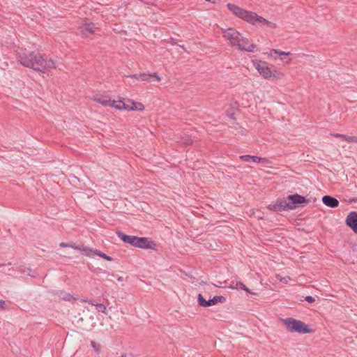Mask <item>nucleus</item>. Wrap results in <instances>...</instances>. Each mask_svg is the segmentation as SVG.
<instances>
[{
	"mask_svg": "<svg viewBox=\"0 0 357 357\" xmlns=\"http://www.w3.org/2000/svg\"><path fill=\"white\" fill-rule=\"evenodd\" d=\"M184 144H190L191 143V140L190 139H187L183 142Z\"/></svg>",
	"mask_w": 357,
	"mask_h": 357,
	"instance_id": "obj_38",
	"label": "nucleus"
},
{
	"mask_svg": "<svg viewBox=\"0 0 357 357\" xmlns=\"http://www.w3.org/2000/svg\"><path fill=\"white\" fill-rule=\"evenodd\" d=\"M222 37L229 42L232 47H236L238 50L248 52H254L257 49V45L251 42L248 38L243 37L240 32L234 28L222 29Z\"/></svg>",
	"mask_w": 357,
	"mask_h": 357,
	"instance_id": "obj_1",
	"label": "nucleus"
},
{
	"mask_svg": "<svg viewBox=\"0 0 357 357\" xmlns=\"http://www.w3.org/2000/svg\"><path fill=\"white\" fill-rule=\"evenodd\" d=\"M275 277L280 282L284 284H287V282L290 280V277H282L279 274H277Z\"/></svg>",
	"mask_w": 357,
	"mask_h": 357,
	"instance_id": "obj_22",
	"label": "nucleus"
},
{
	"mask_svg": "<svg viewBox=\"0 0 357 357\" xmlns=\"http://www.w3.org/2000/svg\"><path fill=\"white\" fill-rule=\"evenodd\" d=\"M43 58L41 54L31 52L27 54L24 53L20 54L19 56V61L24 66L31 68L34 70H37L35 63L38 62L41 64L43 63Z\"/></svg>",
	"mask_w": 357,
	"mask_h": 357,
	"instance_id": "obj_5",
	"label": "nucleus"
},
{
	"mask_svg": "<svg viewBox=\"0 0 357 357\" xmlns=\"http://www.w3.org/2000/svg\"><path fill=\"white\" fill-rule=\"evenodd\" d=\"M239 158L243 161L250 162V161H251L252 155H241Z\"/></svg>",
	"mask_w": 357,
	"mask_h": 357,
	"instance_id": "obj_30",
	"label": "nucleus"
},
{
	"mask_svg": "<svg viewBox=\"0 0 357 357\" xmlns=\"http://www.w3.org/2000/svg\"><path fill=\"white\" fill-rule=\"evenodd\" d=\"M282 322L286 326L287 329L291 333H311L312 329L310 328L303 321L296 319L292 317L282 319Z\"/></svg>",
	"mask_w": 357,
	"mask_h": 357,
	"instance_id": "obj_4",
	"label": "nucleus"
},
{
	"mask_svg": "<svg viewBox=\"0 0 357 357\" xmlns=\"http://www.w3.org/2000/svg\"><path fill=\"white\" fill-rule=\"evenodd\" d=\"M5 266H6V264H1V263H0V268H3Z\"/></svg>",
	"mask_w": 357,
	"mask_h": 357,
	"instance_id": "obj_42",
	"label": "nucleus"
},
{
	"mask_svg": "<svg viewBox=\"0 0 357 357\" xmlns=\"http://www.w3.org/2000/svg\"><path fill=\"white\" fill-rule=\"evenodd\" d=\"M131 77H135L136 79H141L143 81L151 82L150 74L142 73L139 75H134Z\"/></svg>",
	"mask_w": 357,
	"mask_h": 357,
	"instance_id": "obj_20",
	"label": "nucleus"
},
{
	"mask_svg": "<svg viewBox=\"0 0 357 357\" xmlns=\"http://www.w3.org/2000/svg\"><path fill=\"white\" fill-rule=\"evenodd\" d=\"M37 71L42 73L45 72L48 69H54L56 68V61L52 59L45 60L43 58V63L40 64L38 62L35 63Z\"/></svg>",
	"mask_w": 357,
	"mask_h": 357,
	"instance_id": "obj_8",
	"label": "nucleus"
},
{
	"mask_svg": "<svg viewBox=\"0 0 357 357\" xmlns=\"http://www.w3.org/2000/svg\"><path fill=\"white\" fill-rule=\"evenodd\" d=\"M205 1L211 2L212 3H217L220 0H205Z\"/></svg>",
	"mask_w": 357,
	"mask_h": 357,
	"instance_id": "obj_37",
	"label": "nucleus"
},
{
	"mask_svg": "<svg viewBox=\"0 0 357 357\" xmlns=\"http://www.w3.org/2000/svg\"><path fill=\"white\" fill-rule=\"evenodd\" d=\"M92 100L95 102L101 104L105 107H111L115 108L116 102L115 100H112L106 96L96 95L92 98Z\"/></svg>",
	"mask_w": 357,
	"mask_h": 357,
	"instance_id": "obj_9",
	"label": "nucleus"
},
{
	"mask_svg": "<svg viewBox=\"0 0 357 357\" xmlns=\"http://www.w3.org/2000/svg\"><path fill=\"white\" fill-rule=\"evenodd\" d=\"M305 301L310 303H312L315 301V298L311 296H307L305 297Z\"/></svg>",
	"mask_w": 357,
	"mask_h": 357,
	"instance_id": "obj_31",
	"label": "nucleus"
},
{
	"mask_svg": "<svg viewBox=\"0 0 357 357\" xmlns=\"http://www.w3.org/2000/svg\"><path fill=\"white\" fill-rule=\"evenodd\" d=\"M115 109L128 111H143L144 106L139 102H135L131 99H120L116 100Z\"/></svg>",
	"mask_w": 357,
	"mask_h": 357,
	"instance_id": "obj_6",
	"label": "nucleus"
},
{
	"mask_svg": "<svg viewBox=\"0 0 357 357\" xmlns=\"http://www.w3.org/2000/svg\"><path fill=\"white\" fill-rule=\"evenodd\" d=\"M59 246L61 248H71L75 250L80 251L83 254H84V250L87 248V247H85L83 245H77L75 243H66L62 242L59 244Z\"/></svg>",
	"mask_w": 357,
	"mask_h": 357,
	"instance_id": "obj_17",
	"label": "nucleus"
},
{
	"mask_svg": "<svg viewBox=\"0 0 357 357\" xmlns=\"http://www.w3.org/2000/svg\"><path fill=\"white\" fill-rule=\"evenodd\" d=\"M8 271H14V269L13 268H9Z\"/></svg>",
	"mask_w": 357,
	"mask_h": 357,
	"instance_id": "obj_43",
	"label": "nucleus"
},
{
	"mask_svg": "<svg viewBox=\"0 0 357 357\" xmlns=\"http://www.w3.org/2000/svg\"><path fill=\"white\" fill-rule=\"evenodd\" d=\"M71 298V295L68 294H64L63 296L62 297L63 299L66 301H69Z\"/></svg>",
	"mask_w": 357,
	"mask_h": 357,
	"instance_id": "obj_33",
	"label": "nucleus"
},
{
	"mask_svg": "<svg viewBox=\"0 0 357 357\" xmlns=\"http://www.w3.org/2000/svg\"><path fill=\"white\" fill-rule=\"evenodd\" d=\"M252 63L258 73L264 79H271L272 77L280 79L284 77L282 73L278 71L274 66L270 65L266 61L254 60Z\"/></svg>",
	"mask_w": 357,
	"mask_h": 357,
	"instance_id": "obj_3",
	"label": "nucleus"
},
{
	"mask_svg": "<svg viewBox=\"0 0 357 357\" xmlns=\"http://www.w3.org/2000/svg\"><path fill=\"white\" fill-rule=\"evenodd\" d=\"M96 27L92 22H86L79 27L82 37L84 38H90L94 34Z\"/></svg>",
	"mask_w": 357,
	"mask_h": 357,
	"instance_id": "obj_7",
	"label": "nucleus"
},
{
	"mask_svg": "<svg viewBox=\"0 0 357 357\" xmlns=\"http://www.w3.org/2000/svg\"><path fill=\"white\" fill-rule=\"evenodd\" d=\"M139 243V248L151 250L156 249V244L154 242L149 241L148 238L140 237Z\"/></svg>",
	"mask_w": 357,
	"mask_h": 357,
	"instance_id": "obj_15",
	"label": "nucleus"
},
{
	"mask_svg": "<svg viewBox=\"0 0 357 357\" xmlns=\"http://www.w3.org/2000/svg\"><path fill=\"white\" fill-rule=\"evenodd\" d=\"M150 79H151V82H152V81L160 82L161 80L160 77L156 73L150 74Z\"/></svg>",
	"mask_w": 357,
	"mask_h": 357,
	"instance_id": "obj_26",
	"label": "nucleus"
},
{
	"mask_svg": "<svg viewBox=\"0 0 357 357\" xmlns=\"http://www.w3.org/2000/svg\"><path fill=\"white\" fill-rule=\"evenodd\" d=\"M121 357H133L131 354H122Z\"/></svg>",
	"mask_w": 357,
	"mask_h": 357,
	"instance_id": "obj_39",
	"label": "nucleus"
},
{
	"mask_svg": "<svg viewBox=\"0 0 357 357\" xmlns=\"http://www.w3.org/2000/svg\"><path fill=\"white\" fill-rule=\"evenodd\" d=\"M6 302L3 300H0V308L5 309L6 308Z\"/></svg>",
	"mask_w": 357,
	"mask_h": 357,
	"instance_id": "obj_34",
	"label": "nucleus"
},
{
	"mask_svg": "<svg viewBox=\"0 0 357 357\" xmlns=\"http://www.w3.org/2000/svg\"><path fill=\"white\" fill-rule=\"evenodd\" d=\"M331 135L337 138H341L343 140L346 141L347 135L340 133H331Z\"/></svg>",
	"mask_w": 357,
	"mask_h": 357,
	"instance_id": "obj_27",
	"label": "nucleus"
},
{
	"mask_svg": "<svg viewBox=\"0 0 357 357\" xmlns=\"http://www.w3.org/2000/svg\"><path fill=\"white\" fill-rule=\"evenodd\" d=\"M84 255L87 257H91L93 255H98V256L106 259L107 261H113V259L111 257L107 256L105 253H103L98 250L91 249L88 247L86 249L84 250Z\"/></svg>",
	"mask_w": 357,
	"mask_h": 357,
	"instance_id": "obj_12",
	"label": "nucleus"
},
{
	"mask_svg": "<svg viewBox=\"0 0 357 357\" xmlns=\"http://www.w3.org/2000/svg\"><path fill=\"white\" fill-rule=\"evenodd\" d=\"M227 7L230 12L233 13L236 17L247 22L248 23L256 25H266L272 29L276 28V24L273 23L261 16L258 15L256 13L252 11L246 10L238 6L229 3L227 4Z\"/></svg>",
	"mask_w": 357,
	"mask_h": 357,
	"instance_id": "obj_2",
	"label": "nucleus"
},
{
	"mask_svg": "<svg viewBox=\"0 0 357 357\" xmlns=\"http://www.w3.org/2000/svg\"><path fill=\"white\" fill-rule=\"evenodd\" d=\"M139 238L140 237H137V236H134L133 238H132V241H131V245H132L134 247L139 248Z\"/></svg>",
	"mask_w": 357,
	"mask_h": 357,
	"instance_id": "obj_23",
	"label": "nucleus"
},
{
	"mask_svg": "<svg viewBox=\"0 0 357 357\" xmlns=\"http://www.w3.org/2000/svg\"><path fill=\"white\" fill-rule=\"evenodd\" d=\"M350 202H357V198H353L350 200Z\"/></svg>",
	"mask_w": 357,
	"mask_h": 357,
	"instance_id": "obj_41",
	"label": "nucleus"
},
{
	"mask_svg": "<svg viewBox=\"0 0 357 357\" xmlns=\"http://www.w3.org/2000/svg\"><path fill=\"white\" fill-rule=\"evenodd\" d=\"M346 224L357 234V212L352 211L349 213L346 219Z\"/></svg>",
	"mask_w": 357,
	"mask_h": 357,
	"instance_id": "obj_11",
	"label": "nucleus"
},
{
	"mask_svg": "<svg viewBox=\"0 0 357 357\" xmlns=\"http://www.w3.org/2000/svg\"><path fill=\"white\" fill-rule=\"evenodd\" d=\"M346 142L357 143V136H348V135H347Z\"/></svg>",
	"mask_w": 357,
	"mask_h": 357,
	"instance_id": "obj_28",
	"label": "nucleus"
},
{
	"mask_svg": "<svg viewBox=\"0 0 357 357\" xmlns=\"http://www.w3.org/2000/svg\"><path fill=\"white\" fill-rule=\"evenodd\" d=\"M236 285H237L240 289H243V290L245 291L246 292H249V293H250V289H248V287H246L243 283H242V282H238L236 283Z\"/></svg>",
	"mask_w": 357,
	"mask_h": 357,
	"instance_id": "obj_25",
	"label": "nucleus"
},
{
	"mask_svg": "<svg viewBox=\"0 0 357 357\" xmlns=\"http://www.w3.org/2000/svg\"><path fill=\"white\" fill-rule=\"evenodd\" d=\"M91 346L94 349V351L99 354L101 351V345L99 343H97L95 341L91 342Z\"/></svg>",
	"mask_w": 357,
	"mask_h": 357,
	"instance_id": "obj_21",
	"label": "nucleus"
},
{
	"mask_svg": "<svg viewBox=\"0 0 357 357\" xmlns=\"http://www.w3.org/2000/svg\"><path fill=\"white\" fill-rule=\"evenodd\" d=\"M116 235L124 243H128V244L131 245V241H132V238H133L134 236L127 235V234H123L121 231H117L116 232Z\"/></svg>",
	"mask_w": 357,
	"mask_h": 357,
	"instance_id": "obj_18",
	"label": "nucleus"
},
{
	"mask_svg": "<svg viewBox=\"0 0 357 357\" xmlns=\"http://www.w3.org/2000/svg\"><path fill=\"white\" fill-rule=\"evenodd\" d=\"M226 298L222 296H215L212 299L206 300L202 297V307H208L216 305L218 303H224Z\"/></svg>",
	"mask_w": 357,
	"mask_h": 357,
	"instance_id": "obj_14",
	"label": "nucleus"
},
{
	"mask_svg": "<svg viewBox=\"0 0 357 357\" xmlns=\"http://www.w3.org/2000/svg\"><path fill=\"white\" fill-rule=\"evenodd\" d=\"M201 298H202V296H201V294H199L197 296V302L199 305H201Z\"/></svg>",
	"mask_w": 357,
	"mask_h": 357,
	"instance_id": "obj_35",
	"label": "nucleus"
},
{
	"mask_svg": "<svg viewBox=\"0 0 357 357\" xmlns=\"http://www.w3.org/2000/svg\"><path fill=\"white\" fill-rule=\"evenodd\" d=\"M287 199L290 201L289 202H287L288 204L290 206H288L289 209H292V208H295L296 204L307 202L305 197H304L300 195H298V194L289 195L287 197Z\"/></svg>",
	"mask_w": 357,
	"mask_h": 357,
	"instance_id": "obj_10",
	"label": "nucleus"
},
{
	"mask_svg": "<svg viewBox=\"0 0 357 357\" xmlns=\"http://www.w3.org/2000/svg\"><path fill=\"white\" fill-rule=\"evenodd\" d=\"M117 280H118L119 282H122V281H123V278L122 276H119V277L117 278Z\"/></svg>",
	"mask_w": 357,
	"mask_h": 357,
	"instance_id": "obj_40",
	"label": "nucleus"
},
{
	"mask_svg": "<svg viewBox=\"0 0 357 357\" xmlns=\"http://www.w3.org/2000/svg\"><path fill=\"white\" fill-rule=\"evenodd\" d=\"M201 298H202V296H201V294H199L197 296V302L199 305H201Z\"/></svg>",
	"mask_w": 357,
	"mask_h": 357,
	"instance_id": "obj_36",
	"label": "nucleus"
},
{
	"mask_svg": "<svg viewBox=\"0 0 357 357\" xmlns=\"http://www.w3.org/2000/svg\"><path fill=\"white\" fill-rule=\"evenodd\" d=\"M272 51L275 54H277L278 55H285V56H287V55H289L291 54L290 52H282L281 50H275V49L272 50Z\"/></svg>",
	"mask_w": 357,
	"mask_h": 357,
	"instance_id": "obj_29",
	"label": "nucleus"
},
{
	"mask_svg": "<svg viewBox=\"0 0 357 357\" xmlns=\"http://www.w3.org/2000/svg\"><path fill=\"white\" fill-rule=\"evenodd\" d=\"M322 202L326 206L331 208H336L339 205V201L336 198L330 195L324 196Z\"/></svg>",
	"mask_w": 357,
	"mask_h": 357,
	"instance_id": "obj_16",
	"label": "nucleus"
},
{
	"mask_svg": "<svg viewBox=\"0 0 357 357\" xmlns=\"http://www.w3.org/2000/svg\"><path fill=\"white\" fill-rule=\"evenodd\" d=\"M96 307L99 310V311H101L102 313L105 314H107V308L103 304L99 303L98 305H96Z\"/></svg>",
	"mask_w": 357,
	"mask_h": 357,
	"instance_id": "obj_24",
	"label": "nucleus"
},
{
	"mask_svg": "<svg viewBox=\"0 0 357 357\" xmlns=\"http://www.w3.org/2000/svg\"><path fill=\"white\" fill-rule=\"evenodd\" d=\"M84 302H86V303H89L90 305H93V306H96V305H98L99 303H96L94 301H88V300H83Z\"/></svg>",
	"mask_w": 357,
	"mask_h": 357,
	"instance_id": "obj_32",
	"label": "nucleus"
},
{
	"mask_svg": "<svg viewBox=\"0 0 357 357\" xmlns=\"http://www.w3.org/2000/svg\"><path fill=\"white\" fill-rule=\"evenodd\" d=\"M290 206L287 202L285 200H279L276 203L271 204L268 208L274 211H282L288 208Z\"/></svg>",
	"mask_w": 357,
	"mask_h": 357,
	"instance_id": "obj_13",
	"label": "nucleus"
},
{
	"mask_svg": "<svg viewBox=\"0 0 357 357\" xmlns=\"http://www.w3.org/2000/svg\"><path fill=\"white\" fill-rule=\"evenodd\" d=\"M251 160L252 162H257V163H259V162H265L267 164L271 163V162L266 158H261V157L254 156V155H252Z\"/></svg>",
	"mask_w": 357,
	"mask_h": 357,
	"instance_id": "obj_19",
	"label": "nucleus"
}]
</instances>
